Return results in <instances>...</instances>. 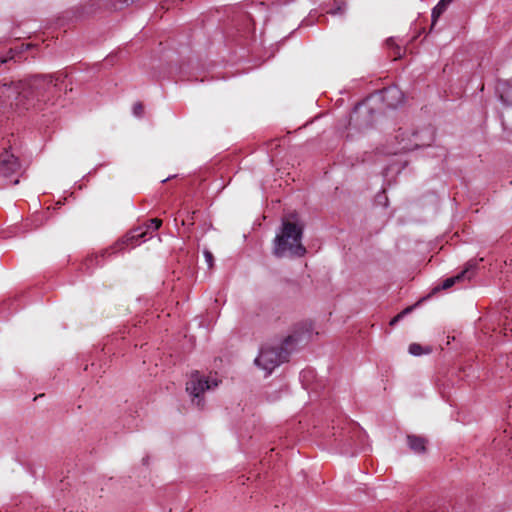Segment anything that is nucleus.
<instances>
[{
    "instance_id": "f257e3e1",
    "label": "nucleus",
    "mask_w": 512,
    "mask_h": 512,
    "mask_svg": "<svg viewBox=\"0 0 512 512\" xmlns=\"http://www.w3.org/2000/svg\"><path fill=\"white\" fill-rule=\"evenodd\" d=\"M59 76L36 75L24 80L0 83V108L28 110L40 102L49 100L57 88Z\"/></svg>"
},
{
    "instance_id": "f03ea898",
    "label": "nucleus",
    "mask_w": 512,
    "mask_h": 512,
    "mask_svg": "<svg viewBox=\"0 0 512 512\" xmlns=\"http://www.w3.org/2000/svg\"><path fill=\"white\" fill-rule=\"evenodd\" d=\"M303 224L296 213H291L282 219V227L275 237L274 255L277 257H302L306 248L302 244Z\"/></svg>"
},
{
    "instance_id": "7ed1b4c3",
    "label": "nucleus",
    "mask_w": 512,
    "mask_h": 512,
    "mask_svg": "<svg viewBox=\"0 0 512 512\" xmlns=\"http://www.w3.org/2000/svg\"><path fill=\"white\" fill-rule=\"evenodd\" d=\"M299 340L295 334L289 335L285 338L283 343L279 346H265L261 349L259 356L255 359V363L270 373L275 367L283 362L288 361L290 350L292 346Z\"/></svg>"
},
{
    "instance_id": "20e7f679",
    "label": "nucleus",
    "mask_w": 512,
    "mask_h": 512,
    "mask_svg": "<svg viewBox=\"0 0 512 512\" xmlns=\"http://www.w3.org/2000/svg\"><path fill=\"white\" fill-rule=\"evenodd\" d=\"M398 148L394 153L408 152L416 148L429 146L434 139V132L431 128H424L421 131H414L410 135L406 131L399 130L395 136Z\"/></svg>"
},
{
    "instance_id": "39448f33",
    "label": "nucleus",
    "mask_w": 512,
    "mask_h": 512,
    "mask_svg": "<svg viewBox=\"0 0 512 512\" xmlns=\"http://www.w3.org/2000/svg\"><path fill=\"white\" fill-rule=\"evenodd\" d=\"M20 170L21 164L12 151L10 139H8L0 153V177L6 179L10 184L16 185L19 183V179H14L13 176L18 175Z\"/></svg>"
},
{
    "instance_id": "423d86ee",
    "label": "nucleus",
    "mask_w": 512,
    "mask_h": 512,
    "mask_svg": "<svg viewBox=\"0 0 512 512\" xmlns=\"http://www.w3.org/2000/svg\"><path fill=\"white\" fill-rule=\"evenodd\" d=\"M375 121L374 109L369 101L358 104L350 115L349 125L357 130H364L373 125Z\"/></svg>"
},
{
    "instance_id": "0eeeda50",
    "label": "nucleus",
    "mask_w": 512,
    "mask_h": 512,
    "mask_svg": "<svg viewBox=\"0 0 512 512\" xmlns=\"http://www.w3.org/2000/svg\"><path fill=\"white\" fill-rule=\"evenodd\" d=\"M210 388L209 381L201 377L198 371L193 372L186 383V391L192 396V401H196L197 406L202 405L200 395Z\"/></svg>"
},
{
    "instance_id": "6e6552de",
    "label": "nucleus",
    "mask_w": 512,
    "mask_h": 512,
    "mask_svg": "<svg viewBox=\"0 0 512 512\" xmlns=\"http://www.w3.org/2000/svg\"><path fill=\"white\" fill-rule=\"evenodd\" d=\"M476 267V264H473L472 262H468L465 269H463L460 273H458L455 276L446 278L442 284L441 289H449L452 286H454L457 283H462L464 281L470 280L474 274V269Z\"/></svg>"
},
{
    "instance_id": "1a4fd4ad",
    "label": "nucleus",
    "mask_w": 512,
    "mask_h": 512,
    "mask_svg": "<svg viewBox=\"0 0 512 512\" xmlns=\"http://www.w3.org/2000/svg\"><path fill=\"white\" fill-rule=\"evenodd\" d=\"M403 99V92L397 86H390L382 91V100L388 107H397L403 102Z\"/></svg>"
},
{
    "instance_id": "9d476101",
    "label": "nucleus",
    "mask_w": 512,
    "mask_h": 512,
    "mask_svg": "<svg viewBox=\"0 0 512 512\" xmlns=\"http://www.w3.org/2000/svg\"><path fill=\"white\" fill-rule=\"evenodd\" d=\"M146 235L147 230H145L144 227L139 226L130 230L125 238L117 245L119 246V249H122L125 245L134 247L139 243L140 240L145 239Z\"/></svg>"
},
{
    "instance_id": "9b49d317",
    "label": "nucleus",
    "mask_w": 512,
    "mask_h": 512,
    "mask_svg": "<svg viewBox=\"0 0 512 512\" xmlns=\"http://www.w3.org/2000/svg\"><path fill=\"white\" fill-rule=\"evenodd\" d=\"M407 442L410 449L415 453H425L427 440L417 435H408Z\"/></svg>"
},
{
    "instance_id": "f8f14e48",
    "label": "nucleus",
    "mask_w": 512,
    "mask_h": 512,
    "mask_svg": "<svg viewBox=\"0 0 512 512\" xmlns=\"http://www.w3.org/2000/svg\"><path fill=\"white\" fill-rule=\"evenodd\" d=\"M453 0H440L438 4L432 10V25L433 28L438 20V18L446 11L447 7L451 4Z\"/></svg>"
},
{
    "instance_id": "ddd939ff",
    "label": "nucleus",
    "mask_w": 512,
    "mask_h": 512,
    "mask_svg": "<svg viewBox=\"0 0 512 512\" xmlns=\"http://www.w3.org/2000/svg\"><path fill=\"white\" fill-rule=\"evenodd\" d=\"M162 225V220L159 218H152L148 220L142 227H144L145 230H147V234L150 231H156L158 230Z\"/></svg>"
},
{
    "instance_id": "4468645a",
    "label": "nucleus",
    "mask_w": 512,
    "mask_h": 512,
    "mask_svg": "<svg viewBox=\"0 0 512 512\" xmlns=\"http://www.w3.org/2000/svg\"><path fill=\"white\" fill-rule=\"evenodd\" d=\"M386 45L388 48L394 49L392 57L396 60L401 57V48L395 43L394 39L389 38L386 40Z\"/></svg>"
},
{
    "instance_id": "2eb2a0df",
    "label": "nucleus",
    "mask_w": 512,
    "mask_h": 512,
    "mask_svg": "<svg viewBox=\"0 0 512 512\" xmlns=\"http://www.w3.org/2000/svg\"><path fill=\"white\" fill-rule=\"evenodd\" d=\"M17 53L16 49L11 48L6 56H0V65L8 62L9 60H15Z\"/></svg>"
},
{
    "instance_id": "dca6fc26",
    "label": "nucleus",
    "mask_w": 512,
    "mask_h": 512,
    "mask_svg": "<svg viewBox=\"0 0 512 512\" xmlns=\"http://www.w3.org/2000/svg\"><path fill=\"white\" fill-rule=\"evenodd\" d=\"M409 353L414 356H420L423 353V348L420 344L412 343L409 346Z\"/></svg>"
},
{
    "instance_id": "f3484780",
    "label": "nucleus",
    "mask_w": 512,
    "mask_h": 512,
    "mask_svg": "<svg viewBox=\"0 0 512 512\" xmlns=\"http://www.w3.org/2000/svg\"><path fill=\"white\" fill-rule=\"evenodd\" d=\"M133 113L137 117H141L144 113V106L142 103L137 102L133 105Z\"/></svg>"
},
{
    "instance_id": "a211bd4d",
    "label": "nucleus",
    "mask_w": 512,
    "mask_h": 512,
    "mask_svg": "<svg viewBox=\"0 0 512 512\" xmlns=\"http://www.w3.org/2000/svg\"><path fill=\"white\" fill-rule=\"evenodd\" d=\"M205 261L209 267V269L213 268L214 265V256L209 250L204 251Z\"/></svg>"
},
{
    "instance_id": "6ab92c4d",
    "label": "nucleus",
    "mask_w": 512,
    "mask_h": 512,
    "mask_svg": "<svg viewBox=\"0 0 512 512\" xmlns=\"http://www.w3.org/2000/svg\"><path fill=\"white\" fill-rule=\"evenodd\" d=\"M194 214H195V211H193V212H192V214H191V216H188V217H187V219L183 218V219L181 220V224H182L183 226H185V225H189V226L193 225V224H194V222H193Z\"/></svg>"
},
{
    "instance_id": "aec40b11",
    "label": "nucleus",
    "mask_w": 512,
    "mask_h": 512,
    "mask_svg": "<svg viewBox=\"0 0 512 512\" xmlns=\"http://www.w3.org/2000/svg\"><path fill=\"white\" fill-rule=\"evenodd\" d=\"M343 12H344V7L341 4H338L336 9H331V10L327 11V13H331V14H342Z\"/></svg>"
},
{
    "instance_id": "412c9836",
    "label": "nucleus",
    "mask_w": 512,
    "mask_h": 512,
    "mask_svg": "<svg viewBox=\"0 0 512 512\" xmlns=\"http://www.w3.org/2000/svg\"><path fill=\"white\" fill-rule=\"evenodd\" d=\"M411 310V308H407L405 309L402 313L396 315L394 318H392V320L390 321V325H394L396 322L399 321V319L402 317L403 314L409 312Z\"/></svg>"
},
{
    "instance_id": "4be33fe9",
    "label": "nucleus",
    "mask_w": 512,
    "mask_h": 512,
    "mask_svg": "<svg viewBox=\"0 0 512 512\" xmlns=\"http://www.w3.org/2000/svg\"><path fill=\"white\" fill-rule=\"evenodd\" d=\"M93 259H94L93 257L88 258V259L86 260V262H88V261H93Z\"/></svg>"
}]
</instances>
